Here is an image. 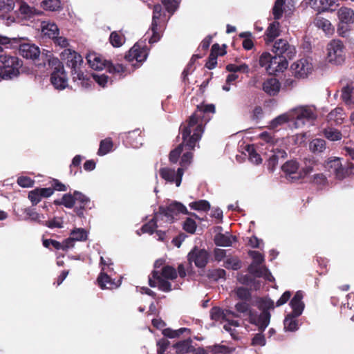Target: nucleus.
<instances>
[{"instance_id": "obj_44", "label": "nucleus", "mask_w": 354, "mask_h": 354, "mask_svg": "<svg viewBox=\"0 0 354 354\" xmlns=\"http://www.w3.org/2000/svg\"><path fill=\"white\" fill-rule=\"evenodd\" d=\"M113 143L110 138L102 140L97 151L99 156H104L110 152L113 148Z\"/></svg>"}, {"instance_id": "obj_33", "label": "nucleus", "mask_w": 354, "mask_h": 354, "mask_svg": "<svg viewBox=\"0 0 354 354\" xmlns=\"http://www.w3.org/2000/svg\"><path fill=\"white\" fill-rule=\"evenodd\" d=\"M337 17L339 22L346 24L354 23V11L347 7H342L337 11Z\"/></svg>"}, {"instance_id": "obj_34", "label": "nucleus", "mask_w": 354, "mask_h": 354, "mask_svg": "<svg viewBox=\"0 0 354 354\" xmlns=\"http://www.w3.org/2000/svg\"><path fill=\"white\" fill-rule=\"evenodd\" d=\"M41 13L42 12L29 6L26 3L24 2V25L29 26L28 24L25 23V21L30 20L32 22L35 20V17L41 15Z\"/></svg>"}, {"instance_id": "obj_41", "label": "nucleus", "mask_w": 354, "mask_h": 354, "mask_svg": "<svg viewBox=\"0 0 354 354\" xmlns=\"http://www.w3.org/2000/svg\"><path fill=\"white\" fill-rule=\"evenodd\" d=\"M41 6L46 10L57 11L62 8L60 0H43Z\"/></svg>"}, {"instance_id": "obj_50", "label": "nucleus", "mask_w": 354, "mask_h": 354, "mask_svg": "<svg viewBox=\"0 0 354 354\" xmlns=\"http://www.w3.org/2000/svg\"><path fill=\"white\" fill-rule=\"evenodd\" d=\"M290 120H292L290 115L288 113L281 114L270 121V127L274 129L279 126L289 122Z\"/></svg>"}, {"instance_id": "obj_21", "label": "nucleus", "mask_w": 354, "mask_h": 354, "mask_svg": "<svg viewBox=\"0 0 354 354\" xmlns=\"http://www.w3.org/2000/svg\"><path fill=\"white\" fill-rule=\"evenodd\" d=\"M248 272L254 277H263L266 280L269 281L274 280L273 276L266 266H259L251 263L248 268Z\"/></svg>"}, {"instance_id": "obj_9", "label": "nucleus", "mask_w": 354, "mask_h": 354, "mask_svg": "<svg viewBox=\"0 0 354 354\" xmlns=\"http://www.w3.org/2000/svg\"><path fill=\"white\" fill-rule=\"evenodd\" d=\"M162 17H165V13L163 11L162 6L160 4L154 5L151 27L152 36L149 41L150 44L158 41L162 37V22H164Z\"/></svg>"}, {"instance_id": "obj_61", "label": "nucleus", "mask_w": 354, "mask_h": 354, "mask_svg": "<svg viewBox=\"0 0 354 354\" xmlns=\"http://www.w3.org/2000/svg\"><path fill=\"white\" fill-rule=\"evenodd\" d=\"M239 37L244 38L242 45L245 50H251L254 46V43L252 40V34L250 32H243L239 34Z\"/></svg>"}, {"instance_id": "obj_40", "label": "nucleus", "mask_w": 354, "mask_h": 354, "mask_svg": "<svg viewBox=\"0 0 354 354\" xmlns=\"http://www.w3.org/2000/svg\"><path fill=\"white\" fill-rule=\"evenodd\" d=\"M75 203L74 194H65L61 200H55L54 204L56 205H64L66 208L73 207Z\"/></svg>"}, {"instance_id": "obj_6", "label": "nucleus", "mask_w": 354, "mask_h": 354, "mask_svg": "<svg viewBox=\"0 0 354 354\" xmlns=\"http://www.w3.org/2000/svg\"><path fill=\"white\" fill-rule=\"evenodd\" d=\"M20 64L19 58L15 55H0V78L11 80L19 75Z\"/></svg>"}, {"instance_id": "obj_4", "label": "nucleus", "mask_w": 354, "mask_h": 354, "mask_svg": "<svg viewBox=\"0 0 354 354\" xmlns=\"http://www.w3.org/2000/svg\"><path fill=\"white\" fill-rule=\"evenodd\" d=\"M50 71V82L55 88L63 90L68 86V77L63 63L53 54L47 51L44 59V67Z\"/></svg>"}, {"instance_id": "obj_31", "label": "nucleus", "mask_w": 354, "mask_h": 354, "mask_svg": "<svg viewBox=\"0 0 354 354\" xmlns=\"http://www.w3.org/2000/svg\"><path fill=\"white\" fill-rule=\"evenodd\" d=\"M126 140L133 148H138L142 145L143 138L139 129L129 131L126 134Z\"/></svg>"}, {"instance_id": "obj_47", "label": "nucleus", "mask_w": 354, "mask_h": 354, "mask_svg": "<svg viewBox=\"0 0 354 354\" xmlns=\"http://www.w3.org/2000/svg\"><path fill=\"white\" fill-rule=\"evenodd\" d=\"M124 40L125 39L124 35L117 31L112 32L109 37V41L111 44L115 48L122 46L124 42Z\"/></svg>"}, {"instance_id": "obj_30", "label": "nucleus", "mask_w": 354, "mask_h": 354, "mask_svg": "<svg viewBox=\"0 0 354 354\" xmlns=\"http://www.w3.org/2000/svg\"><path fill=\"white\" fill-rule=\"evenodd\" d=\"M214 243L218 246L228 247L231 246L234 242L237 241L236 236L230 234L218 233L214 236Z\"/></svg>"}, {"instance_id": "obj_16", "label": "nucleus", "mask_w": 354, "mask_h": 354, "mask_svg": "<svg viewBox=\"0 0 354 354\" xmlns=\"http://www.w3.org/2000/svg\"><path fill=\"white\" fill-rule=\"evenodd\" d=\"M159 174L162 179L171 183H175L176 185L179 187L184 174V168H178L175 171L171 168L163 167L159 169Z\"/></svg>"}, {"instance_id": "obj_63", "label": "nucleus", "mask_w": 354, "mask_h": 354, "mask_svg": "<svg viewBox=\"0 0 354 354\" xmlns=\"http://www.w3.org/2000/svg\"><path fill=\"white\" fill-rule=\"evenodd\" d=\"M247 151L249 153V159L252 162L256 165H259L262 162L263 160L261 156L256 151L253 146L248 145Z\"/></svg>"}, {"instance_id": "obj_52", "label": "nucleus", "mask_w": 354, "mask_h": 354, "mask_svg": "<svg viewBox=\"0 0 354 354\" xmlns=\"http://www.w3.org/2000/svg\"><path fill=\"white\" fill-rule=\"evenodd\" d=\"M324 136L331 140V141H337L342 139V133L334 128H326L324 130Z\"/></svg>"}, {"instance_id": "obj_19", "label": "nucleus", "mask_w": 354, "mask_h": 354, "mask_svg": "<svg viewBox=\"0 0 354 354\" xmlns=\"http://www.w3.org/2000/svg\"><path fill=\"white\" fill-rule=\"evenodd\" d=\"M104 268H102V271L97 278V283L99 287L102 290H113L118 288L121 285L122 278L115 281V279H111V277L104 272Z\"/></svg>"}, {"instance_id": "obj_15", "label": "nucleus", "mask_w": 354, "mask_h": 354, "mask_svg": "<svg viewBox=\"0 0 354 354\" xmlns=\"http://www.w3.org/2000/svg\"><path fill=\"white\" fill-rule=\"evenodd\" d=\"M290 116L292 120H295L297 124L299 122L304 124L305 120L310 121L316 119V114L308 106H300L294 109L290 113Z\"/></svg>"}, {"instance_id": "obj_46", "label": "nucleus", "mask_w": 354, "mask_h": 354, "mask_svg": "<svg viewBox=\"0 0 354 354\" xmlns=\"http://www.w3.org/2000/svg\"><path fill=\"white\" fill-rule=\"evenodd\" d=\"M225 276L226 272L222 268L209 270L207 273V278L214 281H217L220 279H225Z\"/></svg>"}, {"instance_id": "obj_29", "label": "nucleus", "mask_w": 354, "mask_h": 354, "mask_svg": "<svg viewBox=\"0 0 354 354\" xmlns=\"http://www.w3.org/2000/svg\"><path fill=\"white\" fill-rule=\"evenodd\" d=\"M313 24L317 28L322 29L326 35H330L334 32V28L330 21L322 16L317 15L314 19Z\"/></svg>"}, {"instance_id": "obj_39", "label": "nucleus", "mask_w": 354, "mask_h": 354, "mask_svg": "<svg viewBox=\"0 0 354 354\" xmlns=\"http://www.w3.org/2000/svg\"><path fill=\"white\" fill-rule=\"evenodd\" d=\"M251 302L252 301H240L235 304L236 313L239 315L243 314V315L250 316L252 314L251 310Z\"/></svg>"}, {"instance_id": "obj_43", "label": "nucleus", "mask_w": 354, "mask_h": 354, "mask_svg": "<svg viewBox=\"0 0 354 354\" xmlns=\"http://www.w3.org/2000/svg\"><path fill=\"white\" fill-rule=\"evenodd\" d=\"M309 147L315 153H321L326 149V141L321 138L314 139L310 142Z\"/></svg>"}, {"instance_id": "obj_1", "label": "nucleus", "mask_w": 354, "mask_h": 354, "mask_svg": "<svg viewBox=\"0 0 354 354\" xmlns=\"http://www.w3.org/2000/svg\"><path fill=\"white\" fill-rule=\"evenodd\" d=\"M216 109L213 104L201 103L196 106V111L181 124L179 131L182 135L183 144L188 150H193L204 131V127L215 113Z\"/></svg>"}, {"instance_id": "obj_26", "label": "nucleus", "mask_w": 354, "mask_h": 354, "mask_svg": "<svg viewBox=\"0 0 354 354\" xmlns=\"http://www.w3.org/2000/svg\"><path fill=\"white\" fill-rule=\"evenodd\" d=\"M280 24L278 21L270 23L265 32L264 40L267 45L272 43L280 35Z\"/></svg>"}, {"instance_id": "obj_54", "label": "nucleus", "mask_w": 354, "mask_h": 354, "mask_svg": "<svg viewBox=\"0 0 354 354\" xmlns=\"http://www.w3.org/2000/svg\"><path fill=\"white\" fill-rule=\"evenodd\" d=\"M184 146H185V145L183 144V141L182 143L178 145L174 149L170 151L169 155V160L171 163L175 164L178 161L179 158L183 152Z\"/></svg>"}, {"instance_id": "obj_28", "label": "nucleus", "mask_w": 354, "mask_h": 354, "mask_svg": "<svg viewBox=\"0 0 354 354\" xmlns=\"http://www.w3.org/2000/svg\"><path fill=\"white\" fill-rule=\"evenodd\" d=\"M280 82L276 78H270L263 84V90L270 96L277 95L280 90Z\"/></svg>"}, {"instance_id": "obj_14", "label": "nucleus", "mask_w": 354, "mask_h": 354, "mask_svg": "<svg viewBox=\"0 0 354 354\" xmlns=\"http://www.w3.org/2000/svg\"><path fill=\"white\" fill-rule=\"evenodd\" d=\"M26 39L24 37V58L28 60H32L34 62L35 68H42L44 67V63H38L36 62L39 60V57L41 55L39 48L34 44L26 43L24 41ZM47 53L42 52L41 56L43 59L45 58V55Z\"/></svg>"}, {"instance_id": "obj_25", "label": "nucleus", "mask_w": 354, "mask_h": 354, "mask_svg": "<svg viewBox=\"0 0 354 354\" xmlns=\"http://www.w3.org/2000/svg\"><path fill=\"white\" fill-rule=\"evenodd\" d=\"M211 318L215 321L228 320V317H239L240 315L230 310H223L219 307H213L210 311Z\"/></svg>"}, {"instance_id": "obj_24", "label": "nucleus", "mask_w": 354, "mask_h": 354, "mask_svg": "<svg viewBox=\"0 0 354 354\" xmlns=\"http://www.w3.org/2000/svg\"><path fill=\"white\" fill-rule=\"evenodd\" d=\"M303 297L302 291L299 290L296 292L294 297L290 300V306L292 309L290 314H292L293 316L299 317L302 314L305 307V304L302 301Z\"/></svg>"}, {"instance_id": "obj_56", "label": "nucleus", "mask_w": 354, "mask_h": 354, "mask_svg": "<svg viewBox=\"0 0 354 354\" xmlns=\"http://www.w3.org/2000/svg\"><path fill=\"white\" fill-rule=\"evenodd\" d=\"M285 0H276L272 8V14L275 20H279L283 15V6L285 4Z\"/></svg>"}, {"instance_id": "obj_48", "label": "nucleus", "mask_w": 354, "mask_h": 354, "mask_svg": "<svg viewBox=\"0 0 354 354\" xmlns=\"http://www.w3.org/2000/svg\"><path fill=\"white\" fill-rule=\"evenodd\" d=\"M223 266L228 270H237L241 268V261L237 257H229L224 261Z\"/></svg>"}, {"instance_id": "obj_59", "label": "nucleus", "mask_w": 354, "mask_h": 354, "mask_svg": "<svg viewBox=\"0 0 354 354\" xmlns=\"http://www.w3.org/2000/svg\"><path fill=\"white\" fill-rule=\"evenodd\" d=\"M88 77H90V80L93 82L94 80L97 82L100 86L105 87L109 80V77L104 74L98 75L97 73H92L91 75H87ZM93 84V82L91 83ZM92 85V84H91ZM90 86L89 87H91Z\"/></svg>"}, {"instance_id": "obj_5", "label": "nucleus", "mask_w": 354, "mask_h": 354, "mask_svg": "<svg viewBox=\"0 0 354 354\" xmlns=\"http://www.w3.org/2000/svg\"><path fill=\"white\" fill-rule=\"evenodd\" d=\"M281 169L285 174L286 178L295 183L304 180L308 175L314 171L313 164L306 165L299 170V164L295 160L286 161L282 166Z\"/></svg>"}, {"instance_id": "obj_3", "label": "nucleus", "mask_w": 354, "mask_h": 354, "mask_svg": "<svg viewBox=\"0 0 354 354\" xmlns=\"http://www.w3.org/2000/svg\"><path fill=\"white\" fill-rule=\"evenodd\" d=\"M61 59L65 62L66 66L71 68V75L74 82L79 81L82 87L88 88L92 81L90 77L80 70L83 63V58L80 54L69 48L64 49L60 54Z\"/></svg>"}, {"instance_id": "obj_37", "label": "nucleus", "mask_w": 354, "mask_h": 354, "mask_svg": "<svg viewBox=\"0 0 354 354\" xmlns=\"http://www.w3.org/2000/svg\"><path fill=\"white\" fill-rule=\"evenodd\" d=\"M310 183L316 185L317 189L321 190L328 185V181L324 174H316L312 176Z\"/></svg>"}, {"instance_id": "obj_42", "label": "nucleus", "mask_w": 354, "mask_h": 354, "mask_svg": "<svg viewBox=\"0 0 354 354\" xmlns=\"http://www.w3.org/2000/svg\"><path fill=\"white\" fill-rule=\"evenodd\" d=\"M160 274L163 279L167 280H174L177 278L176 270L173 266L169 265L162 267Z\"/></svg>"}, {"instance_id": "obj_7", "label": "nucleus", "mask_w": 354, "mask_h": 354, "mask_svg": "<svg viewBox=\"0 0 354 354\" xmlns=\"http://www.w3.org/2000/svg\"><path fill=\"white\" fill-rule=\"evenodd\" d=\"M325 167L338 180H343L351 175L354 169V165L352 162H346L342 165L339 158H329L326 164Z\"/></svg>"}, {"instance_id": "obj_18", "label": "nucleus", "mask_w": 354, "mask_h": 354, "mask_svg": "<svg viewBox=\"0 0 354 354\" xmlns=\"http://www.w3.org/2000/svg\"><path fill=\"white\" fill-rule=\"evenodd\" d=\"M312 64L307 59H301L291 66V69L297 78H304L311 73Z\"/></svg>"}, {"instance_id": "obj_35", "label": "nucleus", "mask_w": 354, "mask_h": 354, "mask_svg": "<svg viewBox=\"0 0 354 354\" xmlns=\"http://www.w3.org/2000/svg\"><path fill=\"white\" fill-rule=\"evenodd\" d=\"M159 218L160 217L158 216V214L155 212L153 217L148 223L142 226L140 229L142 232L153 234L155 232L156 229L158 227L157 222Z\"/></svg>"}, {"instance_id": "obj_2", "label": "nucleus", "mask_w": 354, "mask_h": 354, "mask_svg": "<svg viewBox=\"0 0 354 354\" xmlns=\"http://www.w3.org/2000/svg\"><path fill=\"white\" fill-rule=\"evenodd\" d=\"M61 59L65 62L66 66L71 68V75L74 82L79 81L82 87L88 88L92 81L90 77L80 70L83 63V58L80 54L69 48L64 49L60 54Z\"/></svg>"}, {"instance_id": "obj_12", "label": "nucleus", "mask_w": 354, "mask_h": 354, "mask_svg": "<svg viewBox=\"0 0 354 354\" xmlns=\"http://www.w3.org/2000/svg\"><path fill=\"white\" fill-rule=\"evenodd\" d=\"M272 52L288 62L293 59L297 53L295 47L283 39H279L275 41L272 47Z\"/></svg>"}, {"instance_id": "obj_27", "label": "nucleus", "mask_w": 354, "mask_h": 354, "mask_svg": "<svg viewBox=\"0 0 354 354\" xmlns=\"http://www.w3.org/2000/svg\"><path fill=\"white\" fill-rule=\"evenodd\" d=\"M272 155L267 160V168L270 172H274L275 170L279 158H285L287 156L286 152L283 149H277L276 151L272 149Z\"/></svg>"}, {"instance_id": "obj_22", "label": "nucleus", "mask_w": 354, "mask_h": 354, "mask_svg": "<svg viewBox=\"0 0 354 354\" xmlns=\"http://www.w3.org/2000/svg\"><path fill=\"white\" fill-rule=\"evenodd\" d=\"M288 66V62L277 55L272 56V60L270 61L267 72L270 74L283 72Z\"/></svg>"}, {"instance_id": "obj_55", "label": "nucleus", "mask_w": 354, "mask_h": 354, "mask_svg": "<svg viewBox=\"0 0 354 354\" xmlns=\"http://www.w3.org/2000/svg\"><path fill=\"white\" fill-rule=\"evenodd\" d=\"M189 207L194 210L207 212L210 209V204L206 200H199L191 203Z\"/></svg>"}, {"instance_id": "obj_10", "label": "nucleus", "mask_w": 354, "mask_h": 354, "mask_svg": "<svg viewBox=\"0 0 354 354\" xmlns=\"http://www.w3.org/2000/svg\"><path fill=\"white\" fill-rule=\"evenodd\" d=\"M327 58L330 63L339 65L345 59L344 46L340 40H332L328 45Z\"/></svg>"}, {"instance_id": "obj_58", "label": "nucleus", "mask_w": 354, "mask_h": 354, "mask_svg": "<svg viewBox=\"0 0 354 354\" xmlns=\"http://www.w3.org/2000/svg\"><path fill=\"white\" fill-rule=\"evenodd\" d=\"M343 109L342 108L337 107L332 110L328 114L327 118L329 121H335V122L338 123L343 120Z\"/></svg>"}, {"instance_id": "obj_57", "label": "nucleus", "mask_w": 354, "mask_h": 354, "mask_svg": "<svg viewBox=\"0 0 354 354\" xmlns=\"http://www.w3.org/2000/svg\"><path fill=\"white\" fill-rule=\"evenodd\" d=\"M306 1L317 11H324L328 8V6L327 0H306Z\"/></svg>"}, {"instance_id": "obj_45", "label": "nucleus", "mask_w": 354, "mask_h": 354, "mask_svg": "<svg viewBox=\"0 0 354 354\" xmlns=\"http://www.w3.org/2000/svg\"><path fill=\"white\" fill-rule=\"evenodd\" d=\"M297 317L293 316L292 314H288L284 319V327L288 330L295 331L298 329V321L296 319Z\"/></svg>"}, {"instance_id": "obj_23", "label": "nucleus", "mask_w": 354, "mask_h": 354, "mask_svg": "<svg viewBox=\"0 0 354 354\" xmlns=\"http://www.w3.org/2000/svg\"><path fill=\"white\" fill-rule=\"evenodd\" d=\"M86 59L91 68L99 71L106 68L109 62L104 59L102 55L95 53L88 54Z\"/></svg>"}, {"instance_id": "obj_17", "label": "nucleus", "mask_w": 354, "mask_h": 354, "mask_svg": "<svg viewBox=\"0 0 354 354\" xmlns=\"http://www.w3.org/2000/svg\"><path fill=\"white\" fill-rule=\"evenodd\" d=\"M149 285L151 288L158 287L161 291L168 292H170L171 288V283L165 279H163L160 272L158 270H153L149 277Z\"/></svg>"}, {"instance_id": "obj_8", "label": "nucleus", "mask_w": 354, "mask_h": 354, "mask_svg": "<svg viewBox=\"0 0 354 354\" xmlns=\"http://www.w3.org/2000/svg\"><path fill=\"white\" fill-rule=\"evenodd\" d=\"M158 216L166 218V221L171 223L174 221V216L179 214H190L197 217L195 213H189L186 207L179 202H174L167 206L160 205L158 207V211L156 212Z\"/></svg>"}, {"instance_id": "obj_20", "label": "nucleus", "mask_w": 354, "mask_h": 354, "mask_svg": "<svg viewBox=\"0 0 354 354\" xmlns=\"http://www.w3.org/2000/svg\"><path fill=\"white\" fill-rule=\"evenodd\" d=\"M0 45L5 49H12L15 55H22L21 38H9L6 36L0 35Z\"/></svg>"}, {"instance_id": "obj_62", "label": "nucleus", "mask_w": 354, "mask_h": 354, "mask_svg": "<svg viewBox=\"0 0 354 354\" xmlns=\"http://www.w3.org/2000/svg\"><path fill=\"white\" fill-rule=\"evenodd\" d=\"M15 8L13 0H0V12L6 15L11 12Z\"/></svg>"}, {"instance_id": "obj_32", "label": "nucleus", "mask_w": 354, "mask_h": 354, "mask_svg": "<svg viewBox=\"0 0 354 354\" xmlns=\"http://www.w3.org/2000/svg\"><path fill=\"white\" fill-rule=\"evenodd\" d=\"M41 28L42 33L50 39H54L59 35V28L55 23L42 21Z\"/></svg>"}, {"instance_id": "obj_53", "label": "nucleus", "mask_w": 354, "mask_h": 354, "mask_svg": "<svg viewBox=\"0 0 354 354\" xmlns=\"http://www.w3.org/2000/svg\"><path fill=\"white\" fill-rule=\"evenodd\" d=\"M353 87L348 85L344 86L342 89L341 98L342 101L347 105H350L354 103L352 100V93Z\"/></svg>"}, {"instance_id": "obj_38", "label": "nucleus", "mask_w": 354, "mask_h": 354, "mask_svg": "<svg viewBox=\"0 0 354 354\" xmlns=\"http://www.w3.org/2000/svg\"><path fill=\"white\" fill-rule=\"evenodd\" d=\"M236 297L240 301H252V293L250 289L241 286L235 289Z\"/></svg>"}, {"instance_id": "obj_60", "label": "nucleus", "mask_w": 354, "mask_h": 354, "mask_svg": "<svg viewBox=\"0 0 354 354\" xmlns=\"http://www.w3.org/2000/svg\"><path fill=\"white\" fill-rule=\"evenodd\" d=\"M75 241H84L87 239V232L83 228H76L71 233Z\"/></svg>"}, {"instance_id": "obj_64", "label": "nucleus", "mask_w": 354, "mask_h": 354, "mask_svg": "<svg viewBox=\"0 0 354 354\" xmlns=\"http://www.w3.org/2000/svg\"><path fill=\"white\" fill-rule=\"evenodd\" d=\"M186 330H188V329L186 328H180V329L176 330L168 328L162 330V334L165 337L169 338H175L181 335Z\"/></svg>"}, {"instance_id": "obj_49", "label": "nucleus", "mask_w": 354, "mask_h": 354, "mask_svg": "<svg viewBox=\"0 0 354 354\" xmlns=\"http://www.w3.org/2000/svg\"><path fill=\"white\" fill-rule=\"evenodd\" d=\"M270 315L268 312H264L259 315L256 324L261 332H263L267 328L270 323Z\"/></svg>"}, {"instance_id": "obj_51", "label": "nucleus", "mask_w": 354, "mask_h": 354, "mask_svg": "<svg viewBox=\"0 0 354 354\" xmlns=\"http://www.w3.org/2000/svg\"><path fill=\"white\" fill-rule=\"evenodd\" d=\"M239 281L243 285H253L255 290L259 288L260 283L255 279L252 275L244 274L241 275L239 279Z\"/></svg>"}, {"instance_id": "obj_36", "label": "nucleus", "mask_w": 354, "mask_h": 354, "mask_svg": "<svg viewBox=\"0 0 354 354\" xmlns=\"http://www.w3.org/2000/svg\"><path fill=\"white\" fill-rule=\"evenodd\" d=\"M192 340L187 339L183 341H180L174 345L178 354H185L192 352L193 346L192 345Z\"/></svg>"}, {"instance_id": "obj_13", "label": "nucleus", "mask_w": 354, "mask_h": 354, "mask_svg": "<svg viewBox=\"0 0 354 354\" xmlns=\"http://www.w3.org/2000/svg\"><path fill=\"white\" fill-rule=\"evenodd\" d=\"M149 50V48L145 44L137 42L125 55L124 57L128 62L136 60L138 62H142L146 60Z\"/></svg>"}, {"instance_id": "obj_11", "label": "nucleus", "mask_w": 354, "mask_h": 354, "mask_svg": "<svg viewBox=\"0 0 354 354\" xmlns=\"http://www.w3.org/2000/svg\"><path fill=\"white\" fill-rule=\"evenodd\" d=\"M209 258L208 252L197 246L194 247L187 254V261L191 268H192V263L198 268H204L209 261Z\"/></svg>"}]
</instances>
